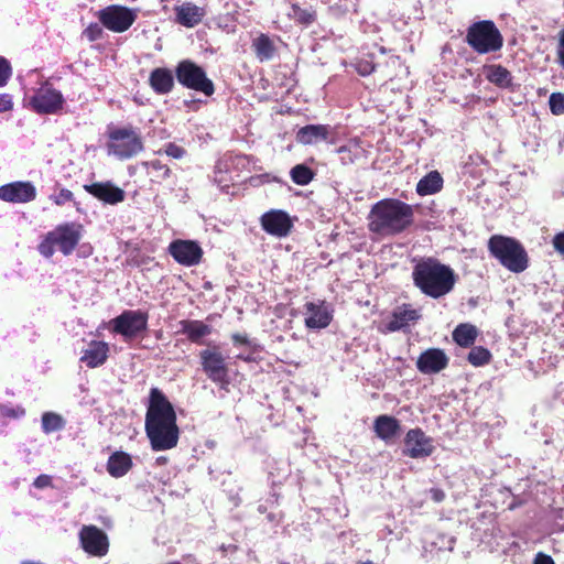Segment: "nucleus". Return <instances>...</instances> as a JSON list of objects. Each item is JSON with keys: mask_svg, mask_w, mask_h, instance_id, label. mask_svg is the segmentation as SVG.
<instances>
[{"mask_svg": "<svg viewBox=\"0 0 564 564\" xmlns=\"http://www.w3.org/2000/svg\"><path fill=\"white\" fill-rule=\"evenodd\" d=\"M84 189L97 199L109 205L121 203L126 197L124 191L113 185L111 182L85 184Z\"/></svg>", "mask_w": 564, "mask_h": 564, "instance_id": "obj_20", "label": "nucleus"}, {"mask_svg": "<svg viewBox=\"0 0 564 564\" xmlns=\"http://www.w3.org/2000/svg\"><path fill=\"white\" fill-rule=\"evenodd\" d=\"M550 110L555 116L564 115V94L553 93L549 98Z\"/></svg>", "mask_w": 564, "mask_h": 564, "instance_id": "obj_37", "label": "nucleus"}, {"mask_svg": "<svg viewBox=\"0 0 564 564\" xmlns=\"http://www.w3.org/2000/svg\"><path fill=\"white\" fill-rule=\"evenodd\" d=\"M144 150L141 135L132 127L116 128L109 132V155L123 161L137 156Z\"/></svg>", "mask_w": 564, "mask_h": 564, "instance_id": "obj_7", "label": "nucleus"}, {"mask_svg": "<svg viewBox=\"0 0 564 564\" xmlns=\"http://www.w3.org/2000/svg\"><path fill=\"white\" fill-rule=\"evenodd\" d=\"M291 180L301 186L307 185L314 177V172L305 164H297L290 171Z\"/></svg>", "mask_w": 564, "mask_h": 564, "instance_id": "obj_34", "label": "nucleus"}, {"mask_svg": "<svg viewBox=\"0 0 564 564\" xmlns=\"http://www.w3.org/2000/svg\"><path fill=\"white\" fill-rule=\"evenodd\" d=\"M375 70V66L370 62H360L357 65V72L361 76H368Z\"/></svg>", "mask_w": 564, "mask_h": 564, "instance_id": "obj_49", "label": "nucleus"}, {"mask_svg": "<svg viewBox=\"0 0 564 564\" xmlns=\"http://www.w3.org/2000/svg\"><path fill=\"white\" fill-rule=\"evenodd\" d=\"M466 42L479 54L499 51L503 39L492 21L485 20L471 24L467 30Z\"/></svg>", "mask_w": 564, "mask_h": 564, "instance_id": "obj_6", "label": "nucleus"}, {"mask_svg": "<svg viewBox=\"0 0 564 564\" xmlns=\"http://www.w3.org/2000/svg\"><path fill=\"white\" fill-rule=\"evenodd\" d=\"M200 366L208 379L227 389L230 383L229 368L226 358L217 347L207 348L199 352Z\"/></svg>", "mask_w": 564, "mask_h": 564, "instance_id": "obj_10", "label": "nucleus"}, {"mask_svg": "<svg viewBox=\"0 0 564 564\" xmlns=\"http://www.w3.org/2000/svg\"><path fill=\"white\" fill-rule=\"evenodd\" d=\"M143 165L155 171V173H156L155 177H159L162 180H166L167 177H170L171 170L166 165L161 163L159 160L144 162Z\"/></svg>", "mask_w": 564, "mask_h": 564, "instance_id": "obj_39", "label": "nucleus"}, {"mask_svg": "<svg viewBox=\"0 0 564 564\" xmlns=\"http://www.w3.org/2000/svg\"><path fill=\"white\" fill-rule=\"evenodd\" d=\"M305 326L310 329L326 328L333 319V311L324 300L306 302Z\"/></svg>", "mask_w": 564, "mask_h": 564, "instance_id": "obj_15", "label": "nucleus"}, {"mask_svg": "<svg viewBox=\"0 0 564 564\" xmlns=\"http://www.w3.org/2000/svg\"><path fill=\"white\" fill-rule=\"evenodd\" d=\"M151 447L155 452L174 448L180 438L176 413L172 403L158 388L150 391L144 424Z\"/></svg>", "mask_w": 564, "mask_h": 564, "instance_id": "obj_1", "label": "nucleus"}, {"mask_svg": "<svg viewBox=\"0 0 564 564\" xmlns=\"http://www.w3.org/2000/svg\"><path fill=\"white\" fill-rule=\"evenodd\" d=\"M329 133L330 127L327 124H307L297 130L295 138L301 144L311 145L327 140Z\"/></svg>", "mask_w": 564, "mask_h": 564, "instance_id": "obj_24", "label": "nucleus"}, {"mask_svg": "<svg viewBox=\"0 0 564 564\" xmlns=\"http://www.w3.org/2000/svg\"><path fill=\"white\" fill-rule=\"evenodd\" d=\"M36 197V188L31 182H12L0 186V199L9 203H29Z\"/></svg>", "mask_w": 564, "mask_h": 564, "instance_id": "obj_17", "label": "nucleus"}, {"mask_svg": "<svg viewBox=\"0 0 564 564\" xmlns=\"http://www.w3.org/2000/svg\"><path fill=\"white\" fill-rule=\"evenodd\" d=\"M256 56L260 62L270 61L275 54V47L271 39L265 34H260L252 42Z\"/></svg>", "mask_w": 564, "mask_h": 564, "instance_id": "obj_30", "label": "nucleus"}, {"mask_svg": "<svg viewBox=\"0 0 564 564\" xmlns=\"http://www.w3.org/2000/svg\"><path fill=\"white\" fill-rule=\"evenodd\" d=\"M557 59L564 68V28L558 33Z\"/></svg>", "mask_w": 564, "mask_h": 564, "instance_id": "obj_46", "label": "nucleus"}, {"mask_svg": "<svg viewBox=\"0 0 564 564\" xmlns=\"http://www.w3.org/2000/svg\"><path fill=\"white\" fill-rule=\"evenodd\" d=\"M290 15L303 24H310L315 19L314 14L311 11L302 9L297 4L292 6V13Z\"/></svg>", "mask_w": 564, "mask_h": 564, "instance_id": "obj_38", "label": "nucleus"}, {"mask_svg": "<svg viewBox=\"0 0 564 564\" xmlns=\"http://www.w3.org/2000/svg\"><path fill=\"white\" fill-rule=\"evenodd\" d=\"M421 316L420 310H415L409 304H403L393 311L390 319L386 324V329L388 332L400 330L419 321Z\"/></svg>", "mask_w": 564, "mask_h": 564, "instance_id": "obj_21", "label": "nucleus"}, {"mask_svg": "<svg viewBox=\"0 0 564 564\" xmlns=\"http://www.w3.org/2000/svg\"><path fill=\"white\" fill-rule=\"evenodd\" d=\"M373 431L380 440L389 444L400 435L401 425L394 416L383 414L376 417Z\"/></svg>", "mask_w": 564, "mask_h": 564, "instance_id": "obj_23", "label": "nucleus"}, {"mask_svg": "<svg viewBox=\"0 0 564 564\" xmlns=\"http://www.w3.org/2000/svg\"><path fill=\"white\" fill-rule=\"evenodd\" d=\"M158 462H165V458L160 457V458H158Z\"/></svg>", "mask_w": 564, "mask_h": 564, "instance_id": "obj_55", "label": "nucleus"}, {"mask_svg": "<svg viewBox=\"0 0 564 564\" xmlns=\"http://www.w3.org/2000/svg\"><path fill=\"white\" fill-rule=\"evenodd\" d=\"M175 21L185 26L194 28L198 25L206 15L205 9L193 2H183L174 7Z\"/></svg>", "mask_w": 564, "mask_h": 564, "instance_id": "obj_22", "label": "nucleus"}, {"mask_svg": "<svg viewBox=\"0 0 564 564\" xmlns=\"http://www.w3.org/2000/svg\"><path fill=\"white\" fill-rule=\"evenodd\" d=\"M431 497L435 502H441L444 500L445 494L443 490L438 488H433L431 489Z\"/></svg>", "mask_w": 564, "mask_h": 564, "instance_id": "obj_51", "label": "nucleus"}, {"mask_svg": "<svg viewBox=\"0 0 564 564\" xmlns=\"http://www.w3.org/2000/svg\"><path fill=\"white\" fill-rule=\"evenodd\" d=\"M79 541L83 550L91 556L102 557L108 553V536L96 525H84L79 531Z\"/></svg>", "mask_w": 564, "mask_h": 564, "instance_id": "obj_13", "label": "nucleus"}, {"mask_svg": "<svg viewBox=\"0 0 564 564\" xmlns=\"http://www.w3.org/2000/svg\"><path fill=\"white\" fill-rule=\"evenodd\" d=\"M455 539L445 534L437 535V541L433 542V545L438 550L453 551Z\"/></svg>", "mask_w": 564, "mask_h": 564, "instance_id": "obj_42", "label": "nucleus"}, {"mask_svg": "<svg viewBox=\"0 0 564 564\" xmlns=\"http://www.w3.org/2000/svg\"><path fill=\"white\" fill-rule=\"evenodd\" d=\"M131 468V456L124 452H115L108 458L107 471L115 478L123 477Z\"/></svg>", "mask_w": 564, "mask_h": 564, "instance_id": "obj_28", "label": "nucleus"}, {"mask_svg": "<svg viewBox=\"0 0 564 564\" xmlns=\"http://www.w3.org/2000/svg\"><path fill=\"white\" fill-rule=\"evenodd\" d=\"M63 427L64 420L61 415L53 412H46L42 415V430L46 434L59 431Z\"/></svg>", "mask_w": 564, "mask_h": 564, "instance_id": "obj_35", "label": "nucleus"}, {"mask_svg": "<svg viewBox=\"0 0 564 564\" xmlns=\"http://www.w3.org/2000/svg\"><path fill=\"white\" fill-rule=\"evenodd\" d=\"M109 346L105 341L93 340L80 357V361L89 368H96L105 364L108 357Z\"/></svg>", "mask_w": 564, "mask_h": 564, "instance_id": "obj_25", "label": "nucleus"}, {"mask_svg": "<svg viewBox=\"0 0 564 564\" xmlns=\"http://www.w3.org/2000/svg\"><path fill=\"white\" fill-rule=\"evenodd\" d=\"M490 351L481 346H476L471 348V350L468 354V361L476 367L484 366L489 362L490 360Z\"/></svg>", "mask_w": 564, "mask_h": 564, "instance_id": "obj_36", "label": "nucleus"}, {"mask_svg": "<svg viewBox=\"0 0 564 564\" xmlns=\"http://www.w3.org/2000/svg\"><path fill=\"white\" fill-rule=\"evenodd\" d=\"M99 22L107 30L123 33L137 20V10L124 6L111 4L97 12Z\"/></svg>", "mask_w": 564, "mask_h": 564, "instance_id": "obj_11", "label": "nucleus"}, {"mask_svg": "<svg viewBox=\"0 0 564 564\" xmlns=\"http://www.w3.org/2000/svg\"><path fill=\"white\" fill-rule=\"evenodd\" d=\"M414 219V208L397 198H384L372 205L368 229L379 237L397 236L405 231Z\"/></svg>", "mask_w": 564, "mask_h": 564, "instance_id": "obj_3", "label": "nucleus"}, {"mask_svg": "<svg viewBox=\"0 0 564 564\" xmlns=\"http://www.w3.org/2000/svg\"><path fill=\"white\" fill-rule=\"evenodd\" d=\"M149 315L140 310H126L109 322L110 329L126 340L138 337L148 328Z\"/></svg>", "mask_w": 564, "mask_h": 564, "instance_id": "obj_9", "label": "nucleus"}, {"mask_svg": "<svg viewBox=\"0 0 564 564\" xmlns=\"http://www.w3.org/2000/svg\"><path fill=\"white\" fill-rule=\"evenodd\" d=\"M82 225L76 223H65L48 231L39 245V252L51 258L55 252V247L64 254H70L77 247L82 238Z\"/></svg>", "mask_w": 564, "mask_h": 564, "instance_id": "obj_5", "label": "nucleus"}, {"mask_svg": "<svg viewBox=\"0 0 564 564\" xmlns=\"http://www.w3.org/2000/svg\"><path fill=\"white\" fill-rule=\"evenodd\" d=\"M261 226L264 231L275 237H285L293 226L290 216L280 209H272L261 217Z\"/></svg>", "mask_w": 564, "mask_h": 564, "instance_id": "obj_18", "label": "nucleus"}, {"mask_svg": "<svg viewBox=\"0 0 564 564\" xmlns=\"http://www.w3.org/2000/svg\"><path fill=\"white\" fill-rule=\"evenodd\" d=\"M84 35L90 41L94 42L101 37L102 29L97 23H90L84 31Z\"/></svg>", "mask_w": 564, "mask_h": 564, "instance_id": "obj_43", "label": "nucleus"}, {"mask_svg": "<svg viewBox=\"0 0 564 564\" xmlns=\"http://www.w3.org/2000/svg\"><path fill=\"white\" fill-rule=\"evenodd\" d=\"M169 252L177 263L185 267L198 264L203 257V249L193 240H174L169 246Z\"/></svg>", "mask_w": 564, "mask_h": 564, "instance_id": "obj_14", "label": "nucleus"}, {"mask_svg": "<svg viewBox=\"0 0 564 564\" xmlns=\"http://www.w3.org/2000/svg\"><path fill=\"white\" fill-rule=\"evenodd\" d=\"M552 246L560 256L564 257V231L557 232L552 238Z\"/></svg>", "mask_w": 564, "mask_h": 564, "instance_id": "obj_45", "label": "nucleus"}, {"mask_svg": "<svg viewBox=\"0 0 564 564\" xmlns=\"http://www.w3.org/2000/svg\"><path fill=\"white\" fill-rule=\"evenodd\" d=\"M164 152L166 155L173 158V159H182L185 154H186V151L184 148L175 144V143H167L165 145V149H164Z\"/></svg>", "mask_w": 564, "mask_h": 564, "instance_id": "obj_44", "label": "nucleus"}, {"mask_svg": "<svg viewBox=\"0 0 564 564\" xmlns=\"http://www.w3.org/2000/svg\"><path fill=\"white\" fill-rule=\"evenodd\" d=\"M30 105L37 113H56L63 108L64 97L59 90L48 84H44L32 96Z\"/></svg>", "mask_w": 564, "mask_h": 564, "instance_id": "obj_12", "label": "nucleus"}, {"mask_svg": "<svg viewBox=\"0 0 564 564\" xmlns=\"http://www.w3.org/2000/svg\"><path fill=\"white\" fill-rule=\"evenodd\" d=\"M51 200L57 206H62L68 202L74 200V194L67 188H62L57 193L50 196Z\"/></svg>", "mask_w": 564, "mask_h": 564, "instance_id": "obj_40", "label": "nucleus"}, {"mask_svg": "<svg viewBox=\"0 0 564 564\" xmlns=\"http://www.w3.org/2000/svg\"><path fill=\"white\" fill-rule=\"evenodd\" d=\"M52 485V478L51 476L48 475H40L35 478L34 482H33V486L39 488V489H43V488H46V487H50Z\"/></svg>", "mask_w": 564, "mask_h": 564, "instance_id": "obj_47", "label": "nucleus"}, {"mask_svg": "<svg viewBox=\"0 0 564 564\" xmlns=\"http://www.w3.org/2000/svg\"><path fill=\"white\" fill-rule=\"evenodd\" d=\"M237 358L239 359H242V360H246V361H249L250 358L249 357H246L245 355H238Z\"/></svg>", "mask_w": 564, "mask_h": 564, "instance_id": "obj_53", "label": "nucleus"}, {"mask_svg": "<svg viewBox=\"0 0 564 564\" xmlns=\"http://www.w3.org/2000/svg\"><path fill=\"white\" fill-rule=\"evenodd\" d=\"M448 365V357L440 348H429L423 351L417 360L416 368L421 373L434 375L444 370Z\"/></svg>", "mask_w": 564, "mask_h": 564, "instance_id": "obj_19", "label": "nucleus"}, {"mask_svg": "<svg viewBox=\"0 0 564 564\" xmlns=\"http://www.w3.org/2000/svg\"><path fill=\"white\" fill-rule=\"evenodd\" d=\"M457 279L455 271L436 258L425 257L414 260L413 284L427 297L434 300L445 297L454 290Z\"/></svg>", "mask_w": 564, "mask_h": 564, "instance_id": "obj_2", "label": "nucleus"}, {"mask_svg": "<svg viewBox=\"0 0 564 564\" xmlns=\"http://www.w3.org/2000/svg\"><path fill=\"white\" fill-rule=\"evenodd\" d=\"M487 79L502 88H506L511 85V74L510 72L502 67L501 65H491L487 68L486 73Z\"/></svg>", "mask_w": 564, "mask_h": 564, "instance_id": "obj_32", "label": "nucleus"}, {"mask_svg": "<svg viewBox=\"0 0 564 564\" xmlns=\"http://www.w3.org/2000/svg\"><path fill=\"white\" fill-rule=\"evenodd\" d=\"M232 340L235 344H241V345H249L250 341L247 337V335H242V334H234L231 336Z\"/></svg>", "mask_w": 564, "mask_h": 564, "instance_id": "obj_52", "label": "nucleus"}, {"mask_svg": "<svg viewBox=\"0 0 564 564\" xmlns=\"http://www.w3.org/2000/svg\"><path fill=\"white\" fill-rule=\"evenodd\" d=\"M12 68L9 61L2 56H0V87L7 85L9 78L11 77Z\"/></svg>", "mask_w": 564, "mask_h": 564, "instance_id": "obj_41", "label": "nucleus"}, {"mask_svg": "<svg viewBox=\"0 0 564 564\" xmlns=\"http://www.w3.org/2000/svg\"><path fill=\"white\" fill-rule=\"evenodd\" d=\"M443 188V177L437 171H431L416 184V193L427 196L438 193Z\"/></svg>", "mask_w": 564, "mask_h": 564, "instance_id": "obj_29", "label": "nucleus"}, {"mask_svg": "<svg viewBox=\"0 0 564 564\" xmlns=\"http://www.w3.org/2000/svg\"><path fill=\"white\" fill-rule=\"evenodd\" d=\"M181 333L195 344H200L204 337L212 334V326L198 319H183L180 323Z\"/></svg>", "mask_w": 564, "mask_h": 564, "instance_id": "obj_26", "label": "nucleus"}, {"mask_svg": "<svg viewBox=\"0 0 564 564\" xmlns=\"http://www.w3.org/2000/svg\"><path fill=\"white\" fill-rule=\"evenodd\" d=\"M404 454L411 458L427 457L434 452L433 440L421 429L410 430L404 438Z\"/></svg>", "mask_w": 564, "mask_h": 564, "instance_id": "obj_16", "label": "nucleus"}, {"mask_svg": "<svg viewBox=\"0 0 564 564\" xmlns=\"http://www.w3.org/2000/svg\"><path fill=\"white\" fill-rule=\"evenodd\" d=\"M177 82L206 96H212L215 91L213 82L207 77L206 72L189 59L181 61L175 68Z\"/></svg>", "mask_w": 564, "mask_h": 564, "instance_id": "obj_8", "label": "nucleus"}, {"mask_svg": "<svg viewBox=\"0 0 564 564\" xmlns=\"http://www.w3.org/2000/svg\"><path fill=\"white\" fill-rule=\"evenodd\" d=\"M488 250L511 272L520 273L528 268V254L522 245L513 238L494 235L488 241Z\"/></svg>", "mask_w": 564, "mask_h": 564, "instance_id": "obj_4", "label": "nucleus"}, {"mask_svg": "<svg viewBox=\"0 0 564 564\" xmlns=\"http://www.w3.org/2000/svg\"><path fill=\"white\" fill-rule=\"evenodd\" d=\"M337 153L339 154L340 162L343 164H351L359 156L360 145L359 142L354 140L349 143L341 145L337 149Z\"/></svg>", "mask_w": 564, "mask_h": 564, "instance_id": "obj_33", "label": "nucleus"}, {"mask_svg": "<svg viewBox=\"0 0 564 564\" xmlns=\"http://www.w3.org/2000/svg\"><path fill=\"white\" fill-rule=\"evenodd\" d=\"M12 107H13V102H12L11 96L8 94H1L0 95V112L8 111V110L12 109Z\"/></svg>", "mask_w": 564, "mask_h": 564, "instance_id": "obj_48", "label": "nucleus"}, {"mask_svg": "<svg viewBox=\"0 0 564 564\" xmlns=\"http://www.w3.org/2000/svg\"><path fill=\"white\" fill-rule=\"evenodd\" d=\"M149 84L156 94L165 95L172 90L174 77L170 69L159 67L151 72Z\"/></svg>", "mask_w": 564, "mask_h": 564, "instance_id": "obj_27", "label": "nucleus"}, {"mask_svg": "<svg viewBox=\"0 0 564 564\" xmlns=\"http://www.w3.org/2000/svg\"><path fill=\"white\" fill-rule=\"evenodd\" d=\"M169 564H181V563H178V562H171V563H169Z\"/></svg>", "mask_w": 564, "mask_h": 564, "instance_id": "obj_56", "label": "nucleus"}, {"mask_svg": "<svg viewBox=\"0 0 564 564\" xmlns=\"http://www.w3.org/2000/svg\"><path fill=\"white\" fill-rule=\"evenodd\" d=\"M477 328L470 324H460L453 332V338L460 347H469L477 337Z\"/></svg>", "mask_w": 564, "mask_h": 564, "instance_id": "obj_31", "label": "nucleus"}, {"mask_svg": "<svg viewBox=\"0 0 564 564\" xmlns=\"http://www.w3.org/2000/svg\"><path fill=\"white\" fill-rule=\"evenodd\" d=\"M533 564H554V561L551 556L545 555L543 553H539L533 562Z\"/></svg>", "mask_w": 564, "mask_h": 564, "instance_id": "obj_50", "label": "nucleus"}, {"mask_svg": "<svg viewBox=\"0 0 564 564\" xmlns=\"http://www.w3.org/2000/svg\"><path fill=\"white\" fill-rule=\"evenodd\" d=\"M360 564H372L371 561L361 562Z\"/></svg>", "mask_w": 564, "mask_h": 564, "instance_id": "obj_54", "label": "nucleus"}]
</instances>
